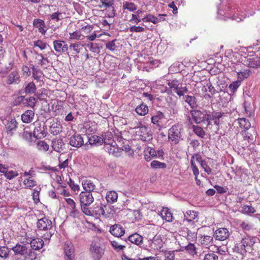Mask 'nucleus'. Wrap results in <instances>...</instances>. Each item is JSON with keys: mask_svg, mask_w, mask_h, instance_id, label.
Here are the masks:
<instances>
[{"mask_svg": "<svg viewBox=\"0 0 260 260\" xmlns=\"http://www.w3.org/2000/svg\"><path fill=\"white\" fill-rule=\"evenodd\" d=\"M183 131V126L180 123L175 124L169 128L168 139L171 145H176L182 140V133Z\"/></svg>", "mask_w": 260, "mask_h": 260, "instance_id": "1", "label": "nucleus"}, {"mask_svg": "<svg viewBox=\"0 0 260 260\" xmlns=\"http://www.w3.org/2000/svg\"><path fill=\"white\" fill-rule=\"evenodd\" d=\"M168 87H165L164 90L165 92L168 94L176 93L180 97L184 95L187 92L186 86H182V84L177 80H173L168 82Z\"/></svg>", "mask_w": 260, "mask_h": 260, "instance_id": "2", "label": "nucleus"}, {"mask_svg": "<svg viewBox=\"0 0 260 260\" xmlns=\"http://www.w3.org/2000/svg\"><path fill=\"white\" fill-rule=\"evenodd\" d=\"M79 201L80 204L81 210L84 213L89 211V206L93 202L94 198L91 192L88 191H81L79 195Z\"/></svg>", "mask_w": 260, "mask_h": 260, "instance_id": "3", "label": "nucleus"}, {"mask_svg": "<svg viewBox=\"0 0 260 260\" xmlns=\"http://www.w3.org/2000/svg\"><path fill=\"white\" fill-rule=\"evenodd\" d=\"M37 225L40 230L46 231V233L43 236V238L46 240L50 239L54 233L52 230V221L50 219L44 217L38 220Z\"/></svg>", "mask_w": 260, "mask_h": 260, "instance_id": "4", "label": "nucleus"}, {"mask_svg": "<svg viewBox=\"0 0 260 260\" xmlns=\"http://www.w3.org/2000/svg\"><path fill=\"white\" fill-rule=\"evenodd\" d=\"M110 207L107 206L100 205L94 207H90L87 213H84L86 216L99 217L103 216H107L108 211L106 212L108 208Z\"/></svg>", "mask_w": 260, "mask_h": 260, "instance_id": "5", "label": "nucleus"}, {"mask_svg": "<svg viewBox=\"0 0 260 260\" xmlns=\"http://www.w3.org/2000/svg\"><path fill=\"white\" fill-rule=\"evenodd\" d=\"M105 250L99 242H92L90 245L89 252L91 256L94 260H100L104 253Z\"/></svg>", "mask_w": 260, "mask_h": 260, "instance_id": "6", "label": "nucleus"}, {"mask_svg": "<svg viewBox=\"0 0 260 260\" xmlns=\"http://www.w3.org/2000/svg\"><path fill=\"white\" fill-rule=\"evenodd\" d=\"M93 27L92 25H86L82 26L80 29L81 32H82L83 38H86L88 40L93 41L96 38H100L102 36V34H97L95 31H92Z\"/></svg>", "mask_w": 260, "mask_h": 260, "instance_id": "7", "label": "nucleus"}, {"mask_svg": "<svg viewBox=\"0 0 260 260\" xmlns=\"http://www.w3.org/2000/svg\"><path fill=\"white\" fill-rule=\"evenodd\" d=\"M100 3L99 7L101 9L107 10V15L109 17H114L115 14V10L114 7V0H99Z\"/></svg>", "mask_w": 260, "mask_h": 260, "instance_id": "8", "label": "nucleus"}, {"mask_svg": "<svg viewBox=\"0 0 260 260\" xmlns=\"http://www.w3.org/2000/svg\"><path fill=\"white\" fill-rule=\"evenodd\" d=\"M240 135L243 138L242 142V144L245 146H247L248 143H252L254 138H255L256 133L254 129H251L247 131L244 129L242 131Z\"/></svg>", "mask_w": 260, "mask_h": 260, "instance_id": "9", "label": "nucleus"}, {"mask_svg": "<svg viewBox=\"0 0 260 260\" xmlns=\"http://www.w3.org/2000/svg\"><path fill=\"white\" fill-rule=\"evenodd\" d=\"M0 173H3L5 177L9 180L13 179L18 175L17 171L2 164H0Z\"/></svg>", "mask_w": 260, "mask_h": 260, "instance_id": "10", "label": "nucleus"}, {"mask_svg": "<svg viewBox=\"0 0 260 260\" xmlns=\"http://www.w3.org/2000/svg\"><path fill=\"white\" fill-rule=\"evenodd\" d=\"M35 128L33 132L34 136L37 139L44 138L46 135L44 125H42L40 122L36 121L34 123Z\"/></svg>", "mask_w": 260, "mask_h": 260, "instance_id": "11", "label": "nucleus"}, {"mask_svg": "<svg viewBox=\"0 0 260 260\" xmlns=\"http://www.w3.org/2000/svg\"><path fill=\"white\" fill-rule=\"evenodd\" d=\"M63 250L65 260H75V250L71 243L66 242L64 244Z\"/></svg>", "mask_w": 260, "mask_h": 260, "instance_id": "12", "label": "nucleus"}, {"mask_svg": "<svg viewBox=\"0 0 260 260\" xmlns=\"http://www.w3.org/2000/svg\"><path fill=\"white\" fill-rule=\"evenodd\" d=\"M230 236L229 230L224 228L216 230L214 233V237L216 240L223 241L226 240Z\"/></svg>", "mask_w": 260, "mask_h": 260, "instance_id": "13", "label": "nucleus"}, {"mask_svg": "<svg viewBox=\"0 0 260 260\" xmlns=\"http://www.w3.org/2000/svg\"><path fill=\"white\" fill-rule=\"evenodd\" d=\"M199 244L203 247L209 248L213 244V238L208 235H200L198 238Z\"/></svg>", "mask_w": 260, "mask_h": 260, "instance_id": "14", "label": "nucleus"}, {"mask_svg": "<svg viewBox=\"0 0 260 260\" xmlns=\"http://www.w3.org/2000/svg\"><path fill=\"white\" fill-rule=\"evenodd\" d=\"M148 128L145 126H141L136 131V135L143 141H149L151 137L148 133Z\"/></svg>", "mask_w": 260, "mask_h": 260, "instance_id": "15", "label": "nucleus"}, {"mask_svg": "<svg viewBox=\"0 0 260 260\" xmlns=\"http://www.w3.org/2000/svg\"><path fill=\"white\" fill-rule=\"evenodd\" d=\"M53 45L55 51L60 54L68 51V45L66 43L62 40H55L53 42Z\"/></svg>", "mask_w": 260, "mask_h": 260, "instance_id": "16", "label": "nucleus"}, {"mask_svg": "<svg viewBox=\"0 0 260 260\" xmlns=\"http://www.w3.org/2000/svg\"><path fill=\"white\" fill-rule=\"evenodd\" d=\"M228 116L226 113L221 112H214L212 113V120L216 125H219L226 121Z\"/></svg>", "mask_w": 260, "mask_h": 260, "instance_id": "17", "label": "nucleus"}, {"mask_svg": "<svg viewBox=\"0 0 260 260\" xmlns=\"http://www.w3.org/2000/svg\"><path fill=\"white\" fill-rule=\"evenodd\" d=\"M124 228L120 224H115L112 225L109 232L110 233L115 237H121L125 234Z\"/></svg>", "mask_w": 260, "mask_h": 260, "instance_id": "18", "label": "nucleus"}, {"mask_svg": "<svg viewBox=\"0 0 260 260\" xmlns=\"http://www.w3.org/2000/svg\"><path fill=\"white\" fill-rule=\"evenodd\" d=\"M20 82V77L17 71H12L7 77L6 83L8 85L18 84Z\"/></svg>", "mask_w": 260, "mask_h": 260, "instance_id": "19", "label": "nucleus"}, {"mask_svg": "<svg viewBox=\"0 0 260 260\" xmlns=\"http://www.w3.org/2000/svg\"><path fill=\"white\" fill-rule=\"evenodd\" d=\"M83 144V139L80 135H74L70 138V144L73 147L79 148Z\"/></svg>", "mask_w": 260, "mask_h": 260, "instance_id": "20", "label": "nucleus"}, {"mask_svg": "<svg viewBox=\"0 0 260 260\" xmlns=\"http://www.w3.org/2000/svg\"><path fill=\"white\" fill-rule=\"evenodd\" d=\"M245 65L253 68H257L260 66V60L256 56H249L246 58Z\"/></svg>", "mask_w": 260, "mask_h": 260, "instance_id": "21", "label": "nucleus"}, {"mask_svg": "<svg viewBox=\"0 0 260 260\" xmlns=\"http://www.w3.org/2000/svg\"><path fill=\"white\" fill-rule=\"evenodd\" d=\"M190 114L195 123L199 124L204 121V113L200 110H192Z\"/></svg>", "mask_w": 260, "mask_h": 260, "instance_id": "22", "label": "nucleus"}, {"mask_svg": "<svg viewBox=\"0 0 260 260\" xmlns=\"http://www.w3.org/2000/svg\"><path fill=\"white\" fill-rule=\"evenodd\" d=\"M32 78L34 80H36L37 82L40 83H43V73L39 68V67L33 66L31 68Z\"/></svg>", "mask_w": 260, "mask_h": 260, "instance_id": "23", "label": "nucleus"}, {"mask_svg": "<svg viewBox=\"0 0 260 260\" xmlns=\"http://www.w3.org/2000/svg\"><path fill=\"white\" fill-rule=\"evenodd\" d=\"M128 239L131 243L140 247H141L143 243V237L137 233L131 235L128 237Z\"/></svg>", "mask_w": 260, "mask_h": 260, "instance_id": "24", "label": "nucleus"}, {"mask_svg": "<svg viewBox=\"0 0 260 260\" xmlns=\"http://www.w3.org/2000/svg\"><path fill=\"white\" fill-rule=\"evenodd\" d=\"M198 212L193 210H188L184 214L185 219L189 222H197L198 221Z\"/></svg>", "mask_w": 260, "mask_h": 260, "instance_id": "25", "label": "nucleus"}, {"mask_svg": "<svg viewBox=\"0 0 260 260\" xmlns=\"http://www.w3.org/2000/svg\"><path fill=\"white\" fill-rule=\"evenodd\" d=\"M35 116V113L30 110H26L21 115V119L23 122L25 123H30L32 121Z\"/></svg>", "mask_w": 260, "mask_h": 260, "instance_id": "26", "label": "nucleus"}, {"mask_svg": "<svg viewBox=\"0 0 260 260\" xmlns=\"http://www.w3.org/2000/svg\"><path fill=\"white\" fill-rule=\"evenodd\" d=\"M34 26L38 29L39 31L42 35H45L46 32L45 24L43 20L40 19H35L33 21Z\"/></svg>", "mask_w": 260, "mask_h": 260, "instance_id": "27", "label": "nucleus"}, {"mask_svg": "<svg viewBox=\"0 0 260 260\" xmlns=\"http://www.w3.org/2000/svg\"><path fill=\"white\" fill-rule=\"evenodd\" d=\"M159 215L162 219L165 220L167 222H171L173 220L172 214L168 208H163Z\"/></svg>", "mask_w": 260, "mask_h": 260, "instance_id": "28", "label": "nucleus"}, {"mask_svg": "<svg viewBox=\"0 0 260 260\" xmlns=\"http://www.w3.org/2000/svg\"><path fill=\"white\" fill-rule=\"evenodd\" d=\"M233 249L234 252L240 254L241 258H243L244 255L247 253L246 248L243 246L241 242L236 243L233 248Z\"/></svg>", "mask_w": 260, "mask_h": 260, "instance_id": "29", "label": "nucleus"}, {"mask_svg": "<svg viewBox=\"0 0 260 260\" xmlns=\"http://www.w3.org/2000/svg\"><path fill=\"white\" fill-rule=\"evenodd\" d=\"M165 116L164 114L159 111L156 115L151 117V122L153 124L157 125L158 127H161L162 124V120L164 119Z\"/></svg>", "mask_w": 260, "mask_h": 260, "instance_id": "30", "label": "nucleus"}, {"mask_svg": "<svg viewBox=\"0 0 260 260\" xmlns=\"http://www.w3.org/2000/svg\"><path fill=\"white\" fill-rule=\"evenodd\" d=\"M240 242L243 244V246L246 248L252 247L255 243V240L254 237L246 236L243 238Z\"/></svg>", "mask_w": 260, "mask_h": 260, "instance_id": "31", "label": "nucleus"}, {"mask_svg": "<svg viewBox=\"0 0 260 260\" xmlns=\"http://www.w3.org/2000/svg\"><path fill=\"white\" fill-rule=\"evenodd\" d=\"M35 55V62L38 66L43 67L44 65H46L49 63V60L48 58L44 57V55L42 53L36 52Z\"/></svg>", "mask_w": 260, "mask_h": 260, "instance_id": "32", "label": "nucleus"}, {"mask_svg": "<svg viewBox=\"0 0 260 260\" xmlns=\"http://www.w3.org/2000/svg\"><path fill=\"white\" fill-rule=\"evenodd\" d=\"M27 248L25 245H22L18 243L12 249L15 254L24 256L27 251Z\"/></svg>", "mask_w": 260, "mask_h": 260, "instance_id": "33", "label": "nucleus"}, {"mask_svg": "<svg viewBox=\"0 0 260 260\" xmlns=\"http://www.w3.org/2000/svg\"><path fill=\"white\" fill-rule=\"evenodd\" d=\"M30 245L32 249L38 250L43 247L44 241L40 238H35L31 240Z\"/></svg>", "mask_w": 260, "mask_h": 260, "instance_id": "34", "label": "nucleus"}, {"mask_svg": "<svg viewBox=\"0 0 260 260\" xmlns=\"http://www.w3.org/2000/svg\"><path fill=\"white\" fill-rule=\"evenodd\" d=\"M82 185L85 190L84 191L91 192L95 189V185L90 180L86 179L82 181Z\"/></svg>", "mask_w": 260, "mask_h": 260, "instance_id": "35", "label": "nucleus"}, {"mask_svg": "<svg viewBox=\"0 0 260 260\" xmlns=\"http://www.w3.org/2000/svg\"><path fill=\"white\" fill-rule=\"evenodd\" d=\"M137 9V6L134 3L130 2H124L122 3V16L125 13V10H128L130 12H134Z\"/></svg>", "mask_w": 260, "mask_h": 260, "instance_id": "36", "label": "nucleus"}, {"mask_svg": "<svg viewBox=\"0 0 260 260\" xmlns=\"http://www.w3.org/2000/svg\"><path fill=\"white\" fill-rule=\"evenodd\" d=\"M118 40L116 39L108 42L106 44V48L110 51H117L119 48Z\"/></svg>", "mask_w": 260, "mask_h": 260, "instance_id": "37", "label": "nucleus"}, {"mask_svg": "<svg viewBox=\"0 0 260 260\" xmlns=\"http://www.w3.org/2000/svg\"><path fill=\"white\" fill-rule=\"evenodd\" d=\"M182 248L184 249L181 250V251H184L185 250L191 256H194L197 254V248L193 243H189L185 247H182Z\"/></svg>", "mask_w": 260, "mask_h": 260, "instance_id": "38", "label": "nucleus"}, {"mask_svg": "<svg viewBox=\"0 0 260 260\" xmlns=\"http://www.w3.org/2000/svg\"><path fill=\"white\" fill-rule=\"evenodd\" d=\"M64 143L62 139H55L52 141L51 146L56 152H60Z\"/></svg>", "mask_w": 260, "mask_h": 260, "instance_id": "39", "label": "nucleus"}, {"mask_svg": "<svg viewBox=\"0 0 260 260\" xmlns=\"http://www.w3.org/2000/svg\"><path fill=\"white\" fill-rule=\"evenodd\" d=\"M103 139L97 135H93L88 138L89 144L91 145H102L103 144Z\"/></svg>", "mask_w": 260, "mask_h": 260, "instance_id": "40", "label": "nucleus"}, {"mask_svg": "<svg viewBox=\"0 0 260 260\" xmlns=\"http://www.w3.org/2000/svg\"><path fill=\"white\" fill-rule=\"evenodd\" d=\"M235 122H237L241 128H244L245 130H248L251 126L249 120L245 118H239Z\"/></svg>", "mask_w": 260, "mask_h": 260, "instance_id": "41", "label": "nucleus"}, {"mask_svg": "<svg viewBox=\"0 0 260 260\" xmlns=\"http://www.w3.org/2000/svg\"><path fill=\"white\" fill-rule=\"evenodd\" d=\"M148 111L149 109L148 106L144 103L138 106L135 109L136 112L141 116H144L146 115L148 113Z\"/></svg>", "mask_w": 260, "mask_h": 260, "instance_id": "42", "label": "nucleus"}, {"mask_svg": "<svg viewBox=\"0 0 260 260\" xmlns=\"http://www.w3.org/2000/svg\"><path fill=\"white\" fill-rule=\"evenodd\" d=\"M62 125L59 123L54 122L50 127V132L53 135H57L62 131Z\"/></svg>", "mask_w": 260, "mask_h": 260, "instance_id": "43", "label": "nucleus"}, {"mask_svg": "<svg viewBox=\"0 0 260 260\" xmlns=\"http://www.w3.org/2000/svg\"><path fill=\"white\" fill-rule=\"evenodd\" d=\"M103 143L105 144L112 145L114 142L113 135L111 132H107L102 135Z\"/></svg>", "mask_w": 260, "mask_h": 260, "instance_id": "44", "label": "nucleus"}, {"mask_svg": "<svg viewBox=\"0 0 260 260\" xmlns=\"http://www.w3.org/2000/svg\"><path fill=\"white\" fill-rule=\"evenodd\" d=\"M17 124L15 119H12L11 121H9L6 125L7 133L12 135L13 133V131L16 129Z\"/></svg>", "mask_w": 260, "mask_h": 260, "instance_id": "45", "label": "nucleus"}, {"mask_svg": "<svg viewBox=\"0 0 260 260\" xmlns=\"http://www.w3.org/2000/svg\"><path fill=\"white\" fill-rule=\"evenodd\" d=\"M35 250L31 248V249L27 248V251L23 256L25 260H36L37 254Z\"/></svg>", "mask_w": 260, "mask_h": 260, "instance_id": "46", "label": "nucleus"}, {"mask_svg": "<svg viewBox=\"0 0 260 260\" xmlns=\"http://www.w3.org/2000/svg\"><path fill=\"white\" fill-rule=\"evenodd\" d=\"M106 198L108 202L113 203L117 200L118 194L115 191H109L107 192Z\"/></svg>", "mask_w": 260, "mask_h": 260, "instance_id": "47", "label": "nucleus"}, {"mask_svg": "<svg viewBox=\"0 0 260 260\" xmlns=\"http://www.w3.org/2000/svg\"><path fill=\"white\" fill-rule=\"evenodd\" d=\"M184 101L187 103L191 108H193L197 107V100L194 96L185 95L184 96Z\"/></svg>", "mask_w": 260, "mask_h": 260, "instance_id": "48", "label": "nucleus"}, {"mask_svg": "<svg viewBox=\"0 0 260 260\" xmlns=\"http://www.w3.org/2000/svg\"><path fill=\"white\" fill-rule=\"evenodd\" d=\"M142 20L143 22H152V23L156 24H157V17L151 14H146L142 18Z\"/></svg>", "mask_w": 260, "mask_h": 260, "instance_id": "49", "label": "nucleus"}, {"mask_svg": "<svg viewBox=\"0 0 260 260\" xmlns=\"http://www.w3.org/2000/svg\"><path fill=\"white\" fill-rule=\"evenodd\" d=\"M86 45L91 52L96 54L100 53L101 49L98 44L90 42L86 44Z\"/></svg>", "mask_w": 260, "mask_h": 260, "instance_id": "50", "label": "nucleus"}, {"mask_svg": "<svg viewBox=\"0 0 260 260\" xmlns=\"http://www.w3.org/2000/svg\"><path fill=\"white\" fill-rule=\"evenodd\" d=\"M34 46L35 47L39 48L41 50H44L47 48V47H50L47 43L41 40H38L34 41Z\"/></svg>", "mask_w": 260, "mask_h": 260, "instance_id": "51", "label": "nucleus"}, {"mask_svg": "<svg viewBox=\"0 0 260 260\" xmlns=\"http://www.w3.org/2000/svg\"><path fill=\"white\" fill-rule=\"evenodd\" d=\"M251 73V71L249 69L244 70L243 71L238 72L237 76L239 81H242L245 79L248 78Z\"/></svg>", "mask_w": 260, "mask_h": 260, "instance_id": "52", "label": "nucleus"}, {"mask_svg": "<svg viewBox=\"0 0 260 260\" xmlns=\"http://www.w3.org/2000/svg\"><path fill=\"white\" fill-rule=\"evenodd\" d=\"M38 150L41 151L46 152L49 150V145L44 141H40L37 144Z\"/></svg>", "mask_w": 260, "mask_h": 260, "instance_id": "53", "label": "nucleus"}, {"mask_svg": "<svg viewBox=\"0 0 260 260\" xmlns=\"http://www.w3.org/2000/svg\"><path fill=\"white\" fill-rule=\"evenodd\" d=\"M69 39L71 40H80L83 39V38L81 31L80 30H76L73 32L70 33Z\"/></svg>", "mask_w": 260, "mask_h": 260, "instance_id": "54", "label": "nucleus"}, {"mask_svg": "<svg viewBox=\"0 0 260 260\" xmlns=\"http://www.w3.org/2000/svg\"><path fill=\"white\" fill-rule=\"evenodd\" d=\"M192 129L194 133L199 137L201 138H204L205 136V132L204 129L200 126L198 125L192 126Z\"/></svg>", "mask_w": 260, "mask_h": 260, "instance_id": "55", "label": "nucleus"}, {"mask_svg": "<svg viewBox=\"0 0 260 260\" xmlns=\"http://www.w3.org/2000/svg\"><path fill=\"white\" fill-rule=\"evenodd\" d=\"M36 90V87L33 82H30L27 84L24 88L26 93H34Z\"/></svg>", "mask_w": 260, "mask_h": 260, "instance_id": "56", "label": "nucleus"}, {"mask_svg": "<svg viewBox=\"0 0 260 260\" xmlns=\"http://www.w3.org/2000/svg\"><path fill=\"white\" fill-rule=\"evenodd\" d=\"M162 246V240L160 239L154 237L151 243V247L154 249H160Z\"/></svg>", "mask_w": 260, "mask_h": 260, "instance_id": "57", "label": "nucleus"}, {"mask_svg": "<svg viewBox=\"0 0 260 260\" xmlns=\"http://www.w3.org/2000/svg\"><path fill=\"white\" fill-rule=\"evenodd\" d=\"M241 212L243 214H249L255 212L254 207L249 205H244L241 207Z\"/></svg>", "mask_w": 260, "mask_h": 260, "instance_id": "58", "label": "nucleus"}, {"mask_svg": "<svg viewBox=\"0 0 260 260\" xmlns=\"http://www.w3.org/2000/svg\"><path fill=\"white\" fill-rule=\"evenodd\" d=\"M194 157L197 163L200 164L201 166V167L205 170V171L208 174H209L208 170L206 169V168L207 167L206 162L202 159V157L200 155L197 154L196 156H194Z\"/></svg>", "mask_w": 260, "mask_h": 260, "instance_id": "59", "label": "nucleus"}, {"mask_svg": "<svg viewBox=\"0 0 260 260\" xmlns=\"http://www.w3.org/2000/svg\"><path fill=\"white\" fill-rule=\"evenodd\" d=\"M23 184L25 188H31L37 185V182L34 180L30 178H27L23 181Z\"/></svg>", "mask_w": 260, "mask_h": 260, "instance_id": "60", "label": "nucleus"}, {"mask_svg": "<svg viewBox=\"0 0 260 260\" xmlns=\"http://www.w3.org/2000/svg\"><path fill=\"white\" fill-rule=\"evenodd\" d=\"M151 167L153 169L166 168L167 165L164 162H161L157 160H153L150 164Z\"/></svg>", "mask_w": 260, "mask_h": 260, "instance_id": "61", "label": "nucleus"}, {"mask_svg": "<svg viewBox=\"0 0 260 260\" xmlns=\"http://www.w3.org/2000/svg\"><path fill=\"white\" fill-rule=\"evenodd\" d=\"M81 46H83V45L79 42L76 43H71L70 45V49H72L75 52V53L78 54L80 53L81 49H82Z\"/></svg>", "mask_w": 260, "mask_h": 260, "instance_id": "62", "label": "nucleus"}, {"mask_svg": "<svg viewBox=\"0 0 260 260\" xmlns=\"http://www.w3.org/2000/svg\"><path fill=\"white\" fill-rule=\"evenodd\" d=\"M240 226L243 230L249 231L252 229L253 225L249 221H243L240 223Z\"/></svg>", "mask_w": 260, "mask_h": 260, "instance_id": "63", "label": "nucleus"}, {"mask_svg": "<svg viewBox=\"0 0 260 260\" xmlns=\"http://www.w3.org/2000/svg\"><path fill=\"white\" fill-rule=\"evenodd\" d=\"M241 81H236L230 84L229 88L231 92L234 93L241 85Z\"/></svg>", "mask_w": 260, "mask_h": 260, "instance_id": "64", "label": "nucleus"}]
</instances>
